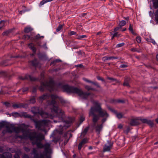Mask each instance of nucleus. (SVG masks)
Here are the masks:
<instances>
[{
	"label": "nucleus",
	"mask_w": 158,
	"mask_h": 158,
	"mask_svg": "<svg viewBox=\"0 0 158 158\" xmlns=\"http://www.w3.org/2000/svg\"><path fill=\"white\" fill-rule=\"evenodd\" d=\"M52 101L50 104L52 106L51 108V112H54L56 115L59 119V121L54 120V122L56 123L57 122H62L64 123L65 125H60V128L58 132L60 134H62L64 129L68 128L71 123L73 121V119L70 117H69L68 119L66 120H64V118L65 117L64 113V111L59 108L57 105V101L58 100L62 104H64L65 103V101L61 97H58L57 96L55 95H52L51 96Z\"/></svg>",
	"instance_id": "f257e3e1"
},
{
	"label": "nucleus",
	"mask_w": 158,
	"mask_h": 158,
	"mask_svg": "<svg viewBox=\"0 0 158 158\" xmlns=\"http://www.w3.org/2000/svg\"><path fill=\"white\" fill-rule=\"evenodd\" d=\"M22 137L23 138V140L26 139L27 138H29L31 140L33 141L32 142L33 145L36 144L37 147L39 148H44V152L46 153L50 152L51 144L50 143H46L43 145L41 142H38V141H41L44 139V137L43 134L41 133L37 134L35 132H30L28 131L27 133H26L25 136Z\"/></svg>",
	"instance_id": "f03ea898"
},
{
	"label": "nucleus",
	"mask_w": 158,
	"mask_h": 158,
	"mask_svg": "<svg viewBox=\"0 0 158 158\" xmlns=\"http://www.w3.org/2000/svg\"><path fill=\"white\" fill-rule=\"evenodd\" d=\"M24 124H23L19 127H15L13 125L7 123H6L5 127L6 130H3L2 131V133L4 135L6 133H11L13 132H15L16 133H19L21 132H22L23 135H15V139H19L20 140H19V142L23 143V138L20 137H23L25 136L26 133H27L28 130L23 127Z\"/></svg>",
	"instance_id": "7ed1b4c3"
},
{
	"label": "nucleus",
	"mask_w": 158,
	"mask_h": 158,
	"mask_svg": "<svg viewBox=\"0 0 158 158\" xmlns=\"http://www.w3.org/2000/svg\"><path fill=\"white\" fill-rule=\"evenodd\" d=\"M93 104L90 110L89 115V116H92L94 117V115L98 116L99 119L100 117H108V114L106 110H103L101 107L102 104L97 101L91 100Z\"/></svg>",
	"instance_id": "20e7f679"
},
{
	"label": "nucleus",
	"mask_w": 158,
	"mask_h": 158,
	"mask_svg": "<svg viewBox=\"0 0 158 158\" xmlns=\"http://www.w3.org/2000/svg\"><path fill=\"white\" fill-rule=\"evenodd\" d=\"M25 118H30L35 123V128L38 130L45 131L46 128L49 124L50 121L48 120H43L37 121L34 119L31 116L25 113L23 114Z\"/></svg>",
	"instance_id": "39448f33"
},
{
	"label": "nucleus",
	"mask_w": 158,
	"mask_h": 158,
	"mask_svg": "<svg viewBox=\"0 0 158 158\" xmlns=\"http://www.w3.org/2000/svg\"><path fill=\"white\" fill-rule=\"evenodd\" d=\"M62 89L64 91L68 93H76L83 99H86L90 94V93L84 92L81 89L68 85L63 86Z\"/></svg>",
	"instance_id": "423d86ee"
},
{
	"label": "nucleus",
	"mask_w": 158,
	"mask_h": 158,
	"mask_svg": "<svg viewBox=\"0 0 158 158\" xmlns=\"http://www.w3.org/2000/svg\"><path fill=\"white\" fill-rule=\"evenodd\" d=\"M31 111L35 115L39 114L43 118H48L52 119L54 117V115L51 114H49L47 112H44L43 110H40L38 107H34L32 108Z\"/></svg>",
	"instance_id": "0eeeda50"
},
{
	"label": "nucleus",
	"mask_w": 158,
	"mask_h": 158,
	"mask_svg": "<svg viewBox=\"0 0 158 158\" xmlns=\"http://www.w3.org/2000/svg\"><path fill=\"white\" fill-rule=\"evenodd\" d=\"M55 83L52 80H50L49 82L45 81L41 83L39 89L40 91H43L46 89L51 91L54 89Z\"/></svg>",
	"instance_id": "6e6552de"
},
{
	"label": "nucleus",
	"mask_w": 158,
	"mask_h": 158,
	"mask_svg": "<svg viewBox=\"0 0 158 158\" xmlns=\"http://www.w3.org/2000/svg\"><path fill=\"white\" fill-rule=\"evenodd\" d=\"M99 120L98 116L94 115V117L92 118V127L95 129L96 131L98 134L99 133L103 127L102 124H97V122Z\"/></svg>",
	"instance_id": "1a4fd4ad"
},
{
	"label": "nucleus",
	"mask_w": 158,
	"mask_h": 158,
	"mask_svg": "<svg viewBox=\"0 0 158 158\" xmlns=\"http://www.w3.org/2000/svg\"><path fill=\"white\" fill-rule=\"evenodd\" d=\"M112 145L113 143L110 141H108L107 143L105 144L104 147L103 152H105L110 151Z\"/></svg>",
	"instance_id": "9d476101"
},
{
	"label": "nucleus",
	"mask_w": 158,
	"mask_h": 158,
	"mask_svg": "<svg viewBox=\"0 0 158 158\" xmlns=\"http://www.w3.org/2000/svg\"><path fill=\"white\" fill-rule=\"evenodd\" d=\"M19 79L22 80H24L25 79L29 80L31 81H35L37 80V79L28 74L26 75L24 77L20 76L19 77Z\"/></svg>",
	"instance_id": "9b49d317"
},
{
	"label": "nucleus",
	"mask_w": 158,
	"mask_h": 158,
	"mask_svg": "<svg viewBox=\"0 0 158 158\" xmlns=\"http://www.w3.org/2000/svg\"><path fill=\"white\" fill-rule=\"evenodd\" d=\"M26 106H27V104L20 103H15L12 105V107L14 109H17L22 107L24 108Z\"/></svg>",
	"instance_id": "f8f14e48"
},
{
	"label": "nucleus",
	"mask_w": 158,
	"mask_h": 158,
	"mask_svg": "<svg viewBox=\"0 0 158 158\" xmlns=\"http://www.w3.org/2000/svg\"><path fill=\"white\" fill-rule=\"evenodd\" d=\"M140 120L143 123H146L151 127H152L153 126V122L151 120H149L146 119H140Z\"/></svg>",
	"instance_id": "ddd939ff"
},
{
	"label": "nucleus",
	"mask_w": 158,
	"mask_h": 158,
	"mask_svg": "<svg viewBox=\"0 0 158 158\" xmlns=\"http://www.w3.org/2000/svg\"><path fill=\"white\" fill-rule=\"evenodd\" d=\"M11 154L8 152H5L2 154L0 155V158H11Z\"/></svg>",
	"instance_id": "4468645a"
},
{
	"label": "nucleus",
	"mask_w": 158,
	"mask_h": 158,
	"mask_svg": "<svg viewBox=\"0 0 158 158\" xmlns=\"http://www.w3.org/2000/svg\"><path fill=\"white\" fill-rule=\"evenodd\" d=\"M87 140L85 139H82L81 142H80L78 145V149L79 150H81L82 147L84 145L87 143Z\"/></svg>",
	"instance_id": "2eb2a0df"
},
{
	"label": "nucleus",
	"mask_w": 158,
	"mask_h": 158,
	"mask_svg": "<svg viewBox=\"0 0 158 158\" xmlns=\"http://www.w3.org/2000/svg\"><path fill=\"white\" fill-rule=\"evenodd\" d=\"M130 124L131 126H135L139 125V121L136 119H132L130 121Z\"/></svg>",
	"instance_id": "dca6fc26"
},
{
	"label": "nucleus",
	"mask_w": 158,
	"mask_h": 158,
	"mask_svg": "<svg viewBox=\"0 0 158 158\" xmlns=\"http://www.w3.org/2000/svg\"><path fill=\"white\" fill-rule=\"evenodd\" d=\"M130 81V78L128 77H127L126 78H125L124 81V82L123 84V85L124 86H126L127 87H130L129 83Z\"/></svg>",
	"instance_id": "f3484780"
},
{
	"label": "nucleus",
	"mask_w": 158,
	"mask_h": 158,
	"mask_svg": "<svg viewBox=\"0 0 158 158\" xmlns=\"http://www.w3.org/2000/svg\"><path fill=\"white\" fill-rule=\"evenodd\" d=\"M49 153H46L44 152V154L40 153V156L38 154V158H50V156L48 155Z\"/></svg>",
	"instance_id": "a211bd4d"
},
{
	"label": "nucleus",
	"mask_w": 158,
	"mask_h": 158,
	"mask_svg": "<svg viewBox=\"0 0 158 158\" xmlns=\"http://www.w3.org/2000/svg\"><path fill=\"white\" fill-rule=\"evenodd\" d=\"M28 47L30 48L32 50L33 52L35 53L36 51V48L34 47V45L33 44L30 43L28 44Z\"/></svg>",
	"instance_id": "6ab92c4d"
},
{
	"label": "nucleus",
	"mask_w": 158,
	"mask_h": 158,
	"mask_svg": "<svg viewBox=\"0 0 158 158\" xmlns=\"http://www.w3.org/2000/svg\"><path fill=\"white\" fill-rule=\"evenodd\" d=\"M33 30V28L31 27H27L24 28V31L25 33H28L32 31Z\"/></svg>",
	"instance_id": "aec40b11"
},
{
	"label": "nucleus",
	"mask_w": 158,
	"mask_h": 158,
	"mask_svg": "<svg viewBox=\"0 0 158 158\" xmlns=\"http://www.w3.org/2000/svg\"><path fill=\"white\" fill-rule=\"evenodd\" d=\"M12 31L11 29H9L4 31L2 34L3 36H7Z\"/></svg>",
	"instance_id": "412c9836"
},
{
	"label": "nucleus",
	"mask_w": 158,
	"mask_h": 158,
	"mask_svg": "<svg viewBox=\"0 0 158 158\" xmlns=\"http://www.w3.org/2000/svg\"><path fill=\"white\" fill-rule=\"evenodd\" d=\"M50 95L49 94H46L43 95L42 96L40 97V98L41 100H44L45 99H48Z\"/></svg>",
	"instance_id": "4be33fe9"
},
{
	"label": "nucleus",
	"mask_w": 158,
	"mask_h": 158,
	"mask_svg": "<svg viewBox=\"0 0 158 158\" xmlns=\"http://www.w3.org/2000/svg\"><path fill=\"white\" fill-rule=\"evenodd\" d=\"M37 152L36 149L34 148L32 150V153L34 154V158H38V154L37 153Z\"/></svg>",
	"instance_id": "5701e85b"
},
{
	"label": "nucleus",
	"mask_w": 158,
	"mask_h": 158,
	"mask_svg": "<svg viewBox=\"0 0 158 158\" xmlns=\"http://www.w3.org/2000/svg\"><path fill=\"white\" fill-rule=\"evenodd\" d=\"M153 5L155 9L158 8V0H152Z\"/></svg>",
	"instance_id": "b1692460"
},
{
	"label": "nucleus",
	"mask_w": 158,
	"mask_h": 158,
	"mask_svg": "<svg viewBox=\"0 0 158 158\" xmlns=\"http://www.w3.org/2000/svg\"><path fill=\"white\" fill-rule=\"evenodd\" d=\"M114 112L116 114V117L118 119H120L123 117V115L122 114V113H117L115 111Z\"/></svg>",
	"instance_id": "393cba45"
},
{
	"label": "nucleus",
	"mask_w": 158,
	"mask_h": 158,
	"mask_svg": "<svg viewBox=\"0 0 158 158\" xmlns=\"http://www.w3.org/2000/svg\"><path fill=\"white\" fill-rule=\"evenodd\" d=\"M89 127H87L85 128V129L84 130V131L82 133V134L84 136L87 133V132H88V131L89 130Z\"/></svg>",
	"instance_id": "a878e982"
},
{
	"label": "nucleus",
	"mask_w": 158,
	"mask_h": 158,
	"mask_svg": "<svg viewBox=\"0 0 158 158\" xmlns=\"http://www.w3.org/2000/svg\"><path fill=\"white\" fill-rule=\"evenodd\" d=\"M32 65L35 67L38 64V62L36 59H34V60L31 61Z\"/></svg>",
	"instance_id": "bb28decb"
},
{
	"label": "nucleus",
	"mask_w": 158,
	"mask_h": 158,
	"mask_svg": "<svg viewBox=\"0 0 158 158\" xmlns=\"http://www.w3.org/2000/svg\"><path fill=\"white\" fill-rule=\"evenodd\" d=\"M126 24V22L124 20H122L120 22L118 26H119L121 28L124 26Z\"/></svg>",
	"instance_id": "cd10ccee"
},
{
	"label": "nucleus",
	"mask_w": 158,
	"mask_h": 158,
	"mask_svg": "<svg viewBox=\"0 0 158 158\" xmlns=\"http://www.w3.org/2000/svg\"><path fill=\"white\" fill-rule=\"evenodd\" d=\"M129 31L131 32V33L133 35H136V33H135L133 31L132 27L131 26V24H130L129 27Z\"/></svg>",
	"instance_id": "c85d7f7f"
},
{
	"label": "nucleus",
	"mask_w": 158,
	"mask_h": 158,
	"mask_svg": "<svg viewBox=\"0 0 158 158\" xmlns=\"http://www.w3.org/2000/svg\"><path fill=\"white\" fill-rule=\"evenodd\" d=\"M6 124V123L4 122H0V130L4 127H5Z\"/></svg>",
	"instance_id": "c756f323"
},
{
	"label": "nucleus",
	"mask_w": 158,
	"mask_h": 158,
	"mask_svg": "<svg viewBox=\"0 0 158 158\" xmlns=\"http://www.w3.org/2000/svg\"><path fill=\"white\" fill-rule=\"evenodd\" d=\"M6 21L4 20H2L0 22V24L1 26H0V30L5 26V24Z\"/></svg>",
	"instance_id": "7c9ffc66"
},
{
	"label": "nucleus",
	"mask_w": 158,
	"mask_h": 158,
	"mask_svg": "<svg viewBox=\"0 0 158 158\" xmlns=\"http://www.w3.org/2000/svg\"><path fill=\"white\" fill-rule=\"evenodd\" d=\"M85 88L88 90H93L94 89L92 88L91 86L87 85L85 86Z\"/></svg>",
	"instance_id": "2f4dec72"
},
{
	"label": "nucleus",
	"mask_w": 158,
	"mask_h": 158,
	"mask_svg": "<svg viewBox=\"0 0 158 158\" xmlns=\"http://www.w3.org/2000/svg\"><path fill=\"white\" fill-rule=\"evenodd\" d=\"M155 19L158 22V9L155 12Z\"/></svg>",
	"instance_id": "473e14b6"
},
{
	"label": "nucleus",
	"mask_w": 158,
	"mask_h": 158,
	"mask_svg": "<svg viewBox=\"0 0 158 158\" xmlns=\"http://www.w3.org/2000/svg\"><path fill=\"white\" fill-rule=\"evenodd\" d=\"M131 51L133 52H141L140 50H138L137 48H131Z\"/></svg>",
	"instance_id": "72a5a7b5"
},
{
	"label": "nucleus",
	"mask_w": 158,
	"mask_h": 158,
	"mask_svg": "<svg viewBox=\"0 0 158 158\" xmlns=\"http://www.w3.org/2000/svg\"><path fill=\"white\" fill-rule=\"evenodd\" d=\"M44 38V36H40L39 34H38L35 37V39L37 40L39 39L40 38L43 39Z\"/></svg>",
	"instance_id": "f704fd0d"
},
{
	"label": "nucleus",
	"mask_w": 158,
	"mask_h": 158,
	"mask_svg": "<svg viewBox=\"0 0 158 158\" xmlns=\"http://www.w3.org/2000/svg\"><path fill=\"white\" fill-rule=\"evenodd\" d=\"M125 45V43H121L119 44L116 45V47L117 48H119Z\"/></svg>",
	"instance_id": "c9c22d12"
},
{
	"label": "nucleus",
	"mask_w": 158,
	"mask_h": 158,
	"mask_svg": "<svg viewBox=\"0 0 158 158\" xmlns=\"http://www.w3.org/2000/svg\"><path fill=\"white\" fill-rule=\"evenodd\" d=\"M63 26L61 25H60L56 29V31L57 32L59 31L60 30L61 28H62Z\"/></svg>",
	"instance_id": "e433bc0d"
},
{
	"label": "nucleus",
	"mask_w": 158,
	"mask_h": 158,
	"mask_svg": "<svg viewBox=\"0 0 158 158\" xmlns=\"http://www.w3.org/2000/svg\"><path fill=\"white\" fill-rule=\"evenodd\" d=\"M136 40L138 43H140L141 42V38L139 36H138L136 38Z\"/></svg>",
	"instance_id": "4c0bfd02"
},
{
	"label": "nucleus",
	"mask_w": 158,
	"mask_h": 158,
	"mask_svg": "<svg viewBox=\"0 0 158 158\" xmlns=\"http://www.w3.org/2000/svg\"><path fill=\"white\" fill-rule=\"evenodd\" d=\"M115 100H113V102H114ZM115 101L118 103H123L124 102V101L123 100H115Z\"/></svg>",
	"instance_id": "58836bf2"
},
{
	"label": "nucleus",
	"mask_w": 158,
	"mask_h": 158,
	"mask_svg": "<svg viewBox=\"0 0 158 158\" xmlns=\"http://www.w3.org/2000/svg\"><path fill=\"white\" fill-rule=\"evenodd\" d=\"M30 102L31 103H34L35 102V100L34 98H32L30 100Z\"/></svg>",
	"instance_id": "ea45409f"
},
{
	"label": "nucleus",
	"mask_w": 158,
	"mask_h": 158,
	"mask_svg": "<svg viewBox=\"0 0 158 158\" xmlns=\"http://www.w3.org/2000/svg\"><path fill=\"white\" fill-rule=\"evenodd\" d=\"M86 37V35H80L78 36L77 39H81L83 38H85Z\"/></svg>",
	"instance_id": "a19ab883"
},
{
	"label": "nucleus",
	"mask_w": 158,
	"mask_h": 158,
	"mask_svg": "<svg viewBox=\"0 0 158 158\" xmlns=\"http://www.w3.org/2000/svg\"><path fill=\"white\" fill-rule=\"evenodd\" d=\"M91 83L94 85H96V86H97V87H98V88L100 87V86L98 84V83L96 82H94L92 81V82Z\"/></svg>",
	"instance_id": "79ce46f5"
},
{
	"label": "nucleus",
	"mask_w": 158,
	"mask_h": 158,
	"mask_svg": "<svg viewBox=\"0 0 158 158\" xmlns=\"http://www.w3.org/2000/svg\"><path fill=\"white\" fill-rule=\"evenodd\" d=\"M91 83L94 85H96V86H97V87H98V88L100 87V86L98 84V83L96 82H94L92 81V82Z\"/></svg>",
	"instance_id": "37998d69"
},
{
	"label": "nucleus",
	"mask_w": 158,
	"mask_h": 158,
	"mask_svg": "<svg viewBox=\"0 0 158 158\" xmlns=\"http://www.w3.org/2000/svg\"><path fill=\"white\" fill-rule=\"evenodd\" d=\"M76 32L74 31H71L69 33V35L70 36H71L73 35H76Z\"/></svg>",
	"instance_id": "c03bdc74"
},
{
	"label": "nucleus",
	"mask_w": 158,
	"mask_h": 158,
	"mask_svg": "<svg viewBox=\"0 0 158 158\" xmlns=\"http://www.w3.org/2000/svg\"><path fill=\"white\" fill-rule=\"evenodd\" d=\"M118 58L116 57H114V56H107V59L108 60H111L112 59H116Z\"/></svg>",
	"instance_id": "a18cd8bd"
},
{
	"label": "nucleus",
	"mask_w": 158,
	"mask_h": 158,
	"mask_svg": "<svg viewBox=\"0 0 158 158\" xmlns=\"http://www.w3.org/2000/svg\"><path fill=\"white\" fill-rule=\"evenodd\" d=\"M23 37L26 39H30L31 37L30 35H24Z\"/></svg>",
	"instance_id": "49530a36"
},
{
	"label": "nucleus",
	"mask_w": 158,
	"mask_h": 158,
	"mask_svg": "<svg viewBox=\"0 0 158 158\" xmlns=\"http://www.w3.org/2000/svg\"><path fill=\"white\" fill-rule=\"evenodd\" d=\"M83 80L84 81H86V82H88V83H91L92 82V81H91L87 79H86V78H83Z\"/></svg>",
	"instance_id": "de8ad7c7"
},
{
	"label": "nucleus",
	"mask_w": 158,
	"mask_h": 158,
	"mask_svg": "<svg viewBox=\"0 0 158 158\" xmlns=\"http://www.w3.org/2000/svg\"><path fill=\"white\" fill-rule=\"evenodd\" d=\"M85 118L83 117H81L80 118V123H81L83 121L85 120Z\"/></svg>",
	"instance_id": "09e8293b"
},
{
	"label": "nucleus",
	"mask_w": 158,
	"mask_h": 158,
	"mask_svg": "<svg viewBox=\"0 0 158 158\" xmlns=\"http://www.w3.org/2000/svg\"><path fill=\"white\" fill-rule=\"evenodd\" d=\"M97 78L98 80H101L103 81H104V80L100 76H98L97 77Z\"/></svg>",
	"instance_id": "8fccbe9b"
},
{
	"label": "nucleus",
	"mask_w": 158,
	"mask_h": 158,
	"mask_svg": "<svg viewBox=\"0 0 158 158\" xmlns=\"http://www.w3.org/2000/svg\"><path fill=\"white\" fill-rule=\"evenodd\" d=\"M107 117H105V118H103L102 120V124L103 125V124L107 120Z\"/></svg>",
	"instance_id": "3c124183"
},
{
	"label": "nucleus",
	"mask_w": 158,
	"mask_h": 158,
	"mask_svg": "<svg viewBox=\"0 0 158 158\" xmlns=\"http://www.w3.org/2000/svg\"><path fill=\"white\" fill-rule=\"evenodd\" d=\"M107 78L109 80H112L113 81H116V82H117V80L116 79L114 78H113L112 77H108Z\"/></svg>",
	"instance_id": "603ef678"
},
{
	"label": "nucleus",
	"mask_w": 158,
	"mask_h": 158,
	"mask_svg": "<svg viewBox=\"0 0 158 158\" xmlns=\"http://www.w3.org/2000/svg\"><path fill=\"white\" fill-rule=\"evenodd\" d=\"M119 35H118V32H115L113 35V37H119Z\"/></svg>",
	"instance_id": "864d4df0"
},
{
	"label": "nucleus",
	"mask_w": 158,
	"mask_h": 158,
	"mask_svg": "<svg viewBox=\"0 0 158 158\" xmlns=\"http://www.w3.org/2000/svg\"><path fill=\"white\" fill-rule=\"evenodd\" d=\"M102 60L104 61H106V60H108L107 56H105L103 57L102 58Z\"/></svg>",
	"instance_id": "5fc2aeb1"
},
{
	"label": "nucleus",
	"mask_w": 158,
	"mask_h": 158,
	"mask_svg": "<svg viewBox=\"0 0 158 158\" xmlns=\"http://www.w3.org/2000/svg\"><path fill=\"white\" fill-rule=\"evenodd\" d=\"M4 104L5 105V106L7 107H9L10 106V103L7 102H5L4 103Z\"/></svg>",
	"instance_id": "6e6d98bb"
},
{
	"label": "nucleus",
	"mask_w": 158,
	"mask_h": 158,
	"mask_svg": "<svg viewBox=\"0 0 158 158\" xmlns=\"http://www.w3.org/2000/svg\"><path fill=\"white\" fill-rule=\"evenodd\" d=\"M121 28L119 26H118L116 28H115L114 29V31H118L120 28Z\"/></svg>",
	"instance_id": "4d7b16f0"
},
{
	"label": "nucleus",
	"mask_w": 158,
	"mask_h": 158,
	"mask_svg": "<svg viewBox=\"0 0 158 158\" xmlns=\"http://www.w3.org/2000/svg\"><path fill=\"white\" fill-rule=\"evenodd\" d=\"M127 66L126 64H122L120 65V67L121 68H126Z\"/></svg>",
	"instance_id": "13d9d810"
},
{
	"label": "nucleus",
	"mask_w": 158,
	"mask_h": 158,
	"mask_svg": "<svg viewBox=\"0 0 158 158\" xmlns=\"http://www.w3.org/2000/svg\"><path fill=\"white\" fill-rule=\"evenodd\" d=\"M28 90V88H25L22 89V91L23 92L27 91Z\"/></svg>",
	"instance_id": "bf43d9fd"
},
{
	"label": "nucleus",
	"mask_w": 158,
	"mask_h": 158,
	"mask_svg": "<svg viewBox=\"0 0 158 158\" xmlns=\"http://www.w3.org/2000/svg\"><path fill=\"white\" fill-rule=\"evenodd\" d=\"M24 149L25 150V151L27 152L30 151V149L26 147H25L24 148Z\"/></svg>",
	"instance_id": "052dcab7"
},
{
	"label": "nucleus",
	"mask_w": 158,
	"mask_h": 158,
	"mask_svg": "<svg viewBox=\"0 0 158 158\" xmlns=\"http://www.w3.org/2000/svg\"><path fill=\"white\" fill-rule=\"evenodd\" d=\"M129 131H130V128L129 127H127V129L126 131H125V132H126L127 134Z\"/></svg>",
	"instance_id": "680f3d73"
},
{
	"label": "nucleus",
	"mask_w": 158,
	"mask_h": 158,
	"mask_svg": "<svg viewBox=\"0 0 158 158\" xmlns=\"http://www.w3.org/2000/svg\"><path fill=\"white\" fill-rule=\"evenodd\" d=\"M14 158H19V156L18 154H15L14 156Z\"/></svg>",
	"instance_id": "e2e57ef3"
},
{
	"label": "nucleus",
	"mask_w": 158,
	"mask_h": 158,
	"mask_svg": "<svg viewBox=\"0 0 158 158\" xmlns=\"http://www.w3.org/2000/svg\"><path fill=\"white\" fill-rule=\"evenodd\" d=\"M23 158H29V157L27 155L25 154L23 156Z\"/></svg>",
	"instance_id": "0e129e2a"
},
{
	"label": "nucleus",
	"mask_w": 158,
	"mask_h": 158,
	"mask_svg": "<svg viewBox=\"0 0 158 158\" xmlns=\"http://www.w3.org/2000/svg\"><path fill=\"white\" fill-rule=\"evenodd\" d=\"M56 63L55 62V60L52 62L51 63V65H55Z\"/></svg>",
	"instance_id": "69168bd1"
},
{
	"label": "nucleus",
	"mask_w": 158,
	"mask_h": 158,
	"mask_svg": "<svg viewBox=\"0 0 158 158\" xmlns=\"http://www.w3.org/2000/svg\"><path fill=\"white\" fill-rule=\"evenodd\" d=\"M36 89L34 87L32 90V92L33 93H35L36 92Z\"/></svg>",
	"instance_id": "338daca9"
},
{
	"label": "nucleus",
	"mask_w": 158,
	"mask_h": 158,
	"mask_svg": "<svg viewBox=\"0 0 158 158\" xmlns=\"http://www.w3.org/2000/svg\"><path fill=\"white\" fill-rule=\"evenodd\" d=\"M122 127H123V126L121 124L118 125V128H119V129H121V128H122Z\"/></svg>",
	"instance_id": "774afa93"
}]
</instances>
